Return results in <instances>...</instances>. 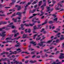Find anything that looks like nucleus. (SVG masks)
Returning a JSON list of instances; mask_svg holds the SVG:
<instances>
[{"label": "nucleus", "mask_w": 64, "mask_h": 64, "mask_svg": "<svg viewBox=\"0 0 64 64\" xmlns=\"http://www.w3.org/2000/svg\"><path fill=\"white\" fill-rule=\"evenodd\" d=\"M6 32H4L1 34L2 35H1V36H2V38H1V40H4V39H5V38L4 37L6 36V34H5V33H6Z\"/></svg>", "instance_id": "obj_1"}, {"label": "nucleus", "mask_w": 64, "mask_h": 64, "mask_svg": "<svg viewBox=\"0 0 64 64\" xmlns=\"http://www.w3.org/2000/svg\"><path fill=\"white\" fill-rule=\"evenodd\" d=\"M12 24H13V23L12 22L10 23L9 25L7 26V27H11L12 29H14V28H15V26L12 25H12Z\"/></svg>", "instance_id": "obj_2"}, {"label": "nucleus", "mask_w": 64, "mask_h": 64, "mask_svg": "<svg viewBox=\"0 0 64 64\" xmlns=\"http://www.w3.org/2000/svg\"><path fill=\"white\" fill-rule=\"evenodd\" d=\"M63 55H64V54H60V55L59 57V59H62L64 58V56Z\"/></svg>", "instance_id": "obj_3"}, {"label": "nucleus", "mask_w": 64, "mask_h": 64, "mask_svg": "<svg viewBox=\"0 0 64 64\" xmlns=\"http://www.w3.org/2000/svg\"><path fill=\"white\" fill-rule=\"evenodd\" d=\"M38 46H42V47H45V44H44V45L43 46V44L42 43H38Z\"/></svg>", "instance_id": "obj_4"}, {"label": "nucleus", "mask_w": 64, "mask_h": 64, "mask_svg": "<svg viewBox=\"0 0 64 64\" xmlns=\"http://www.w3.org/2000/svg\"><path fill=\"white\" fill-rule=\"evenodd\" d=\"M46 3H45L44 4H43L41 6V8H42V10L43 11L44 9V7H45V6H46Z\"/></svg>", "instance_id": "obj_5"}, {"label": "nucleus", "mask_w": 64, "mask_h": 64, "mask_svg": "<svg viewBox=\"0 0 64 64\" xmlns=\"http://www.w3.org/2000/svg\"><path fill=\"white\" fill-rule=\"evenodd\" d=\"M22 38L24 39L25 38H28V36H27V34H24L23 35Z\"/></svg>", "instance_id": "obj_6"}, {"label": "nucleus", "mask_w": 64, "mask_h": 64, "mask_svg": "<svg viewBox=\"0 0 64 64\" xmlns=\"http://www.w3.org/2000/svg\"><path fill=\"white\" fill-rule=\"evenodd\" d=\"M15 7H17V8H18V11H19V10H21V6H19L18 5H16Z\"/></svg>", "instance_id": "obj_7"}, {"label": "nucleus", "mask_w": 64, "mask_h": 64, "mask_svg": "<svg viewBox=\"0 0 64 64\" xmlns=\"http://www.w3.org/2000/svg\"><path fill=\"white\" fill-rule=\"evenodd\" d=\"M36 43V42H34V41H32L30 42V44H33L34 46H36L37 45V44H35Z\"/></svg>", "instance_id": "obj_8"}, {"label": "nucleus", "mask_w": 64, "mask_h": 64, "mask_svg": "<svg viewBox=\"0 0 64 64\" xmlns=\"http://www.w3.org/2000/svg\"><path fill=\"white\" fill-rule=\"evenodd\" d=\"M12 2L11 3H10V6L11 7L12 6H10V5H13L14 4V3L16 2V0H12Z\"/></svg>", "instance_id": "obj_9"}, {"label": "nucleus", "mask_w": 64, "mask_h": 64, "mask_svg": "<svg viewBox=\"0 0 64 64\" xmlns=\"http://www.w3.org/2000/svg\"><path fill=\"white\" fill-rule=\"evenodd\" d=\"M16 44L17 45H16L15 46V47H20V45L21 44H20V42H18Z\"/></svg>", "instance_id": "obj_10"}, {"label": "nucleus", "mask_w": 64, "mask_h": 64, "mask_svg": "<svg viewBox=\"0 0 64 64\" xmlns=\"http://www.w3.org/2000/svg\"><path fill=\"white\" fill-rule=\"evenodd\" d=\"M48 23V20L46 19L45 20V21L42 24V25H45V24H46Z\"/></svg>", "instance_id": "obj_11"}, {"label": "nucleus", "mask_w": 64, "mask_h": 64, "mask_svg": "<svg viewBox=\"0 0 64 64\" xmlns=\"http://www.w3.org/2000/svg\"><path fill=\"white\" fill-rule=\"evenodd\" d=\"M46 8L47 10L46 11V12H49V11H50V7L47 6H46Z\"/></svg>", "instance_id": "obj_12"}, {"label": "nucleus", "mask_w": 64, "mask_h": 64, "mask_svg": "<svg viewBox=\"0 0 64 64\" xmlns=\"http://www.w3.org/2000/svg\"><path fill=\"white\" fill-rule=\"evenodd\" d=\"M22 14V12H17L16 13V15H19V16H21V14Z\"/></svg>", "instance_id": "obj_13"}, {"label": "nucleus", "mask_w": 64, "mask_h": 64, "mask_svg": "<svg viewBox=\"0 0 64 64\" xmlns=\"http://www.w3.org/2000/svg\"><path fill=\"white\" fill-rule=\"evenodd\" d=\"M20 38V37L19 36L17 38H14L12 39H11V38H9V40H15V39H17V40H18V39L19 38Z\"/></svg>", "instance_id": "obj_14"}, {"label": "nucleus", "mask_w": 64, "mask_h": 64, "mask_svg": "<svg viewBox=\"0 0 64 64\" xmlns=\"http://www.w3.org/2000/svg\"><path fill=\"white\" fill-rule=\"evenodd\" d=\"M59 7V6H57L56 8H55V9L56 10H60V9H61V8H58Z\"/></svg>", "instance_id": "obj_15"}, {"label": "nucleus", "mask_w": 64, "mask_h": 64, "mask_svg": "<svg viewBox=\"0 0 64 64\" xmlns=\"http://www.w3.org/2000/svg\"><path fill=\"white\" fill-rule=\"evenodd\" d=\"M36 62V61L34 60V61L32 60H30V63H34Z\"/></svg>", "instance_id": "obj_16"}, {"label": "nucleus", "mask_w": 64, "mask_h": 64, "mask_svg": "<svg viewBox=\"0 0 64 64\" xmlns=\"http://www.w3.org/2000/svg\"><path fill=\"white\" fill-rule=\"evenodd\" d=\"M23 53H26L27 54H30L29 52L28 53L27 52H25L24 51L21 52V54H23Z\"/></svg>", "instance_id": "obj_17"}, {"label": "nucleus", "mask_w": 64, "mask_h": 64, "mask_svg": "<svg viewBox=\"0 0 64 64\" xmlns=\"http://www.w3.org/2000/svg\"><path fill=\"white\" fill-rule=\"evenodd\" d=\"M0 16L6 17V15L5 14H0Z\"/></svg>", "instance_id": "obj_18"}, {"label": "nucleus", "mask_w": 64, "mask_h": 64, "mask_svg": "<svg viewBox=\"0 0 64 64\" xmlns=\"http://www.w3.org/2000/svg\"><path fill=\"white\" fill-rule=\"evenodd\" d=\"M36 9H34L32 11H31L30 12L32 13H34V12L36 11Z\"/></svg>", "instance_id": "obj_19"}, {"label": "nucleus", "mask_w": 64, "mask_h": 64, "mask_svg": "<svg viewBox=\"0 0 64 64\" xmlns=\"http://www.w3.org/2000/svg\"><path fill=\"white\" fill-rule=\"evenodd\" d=\"M40 12H41V14H40V16H42L43 15V14H44V13H43V12L42 11H40Z\"/></svg>", "instance_id": "obj_20"}, {"label": "nucleus", "mask_w": 64, "mask_h": 64, "mask_svg": "<svg viewBox=\"0 0 64 64\" xmlns=\"http://www.w3.org/2000/svg\"><path fill=\"white\" fill-rule=\"evenodd\" d=\"M61 34L59 32L58 33V34H56L57 36H58V37H60V35Z\"/></svg>", "instance_id": "obj_21"}, {"label": "nucleus", "mask_w": 64, "mask_h": 64, "mask_svg": "<svg viewBox=\"0 0 64 64\" xmlns=\"http://www.w3.org/2000/svg\"><path fill=\"white\" fill-rule=\"evenodd\" d=\"M37 29H38V28H37L36 27V26H34V30H36Z\"/></svg>", "instance_id": "obj_22"}, {"label": "nucleus", "mask_w": 64, "mask_h": 64, "mask_svg": "<svg viewBox=\"0 0 64 64\" xmlns=\"http://www.w3.org/2000/svg\"><path fill=\"white\" fill-rule=\"evenodd\" d=\"M58 20V18H54V21H55V22H56V21H57Z\"/></svg>", "instance_id": "obj_23"}, {"label": "nucleus", "mask_w": 64, "mask_h": 64, "mask_svg": "<svg viewBox=\"0 0 64 64\" xmlns=\"http://www.w3.org/2000/svg\"><path fill=\"white\" fill-rule=\"evenodd\" d=\"M42 1H41L40 2H39V4H38V6H40L41 5V4H42Z\"/></svg>", "instance_id": "obj_24"}, {"label": "nucleus", "mask_w": 64, "mask_h": 64, "mask_svg": "<svg viewBox=\"0 0 64 64\" xmlns=\"http://www.w3.org/2000/svg\"><path fill=\"white\" fill-rule=\"evenodd\" d=\"M53 39H52L50 40H49L46 43H50L51 42H52V41H53Z\"/></svg>", "instance_id": "obj_25"}, {"label": "nucleus", "mask_w": 64, "mask_h": 64, "mask_svg": "<svg viewBox=\"0 0 64 64\" xmlns=\"http://www.w3.org/2000/svg\"><path fill=\"white\" fill-rule=\"evenodd\" d=\"M26 2V1H25L24 2H21L20 3V4H24Z\"/></svg>", "instance_id": "obj_26"}, {"label": "nucleus", "mask_w": 64, "mask_h": 64, "mask_svg": "<svg viewBox=\"0 0 64 64\" xmlns=\"http://www.w3.org/2000/svg\"><path fill=\"white\" fill-rule=\"evenodd\" d=\"M48 23L50 24H52V23H54V22H53L52 21H49L48 22Z\"/></svg>", "instance_id": "obj_27"}, {"label": "nucleus", "mask_w": 64, "mask_h": 64, "mask_svg": "<svg viewBox=\"0 0 64 64\" xmlns=\"http://www.w3.org/2000/svg\"><path fill=\"white\" fill-rule=\"evenodd\" d=\"M12 32H14V33H15L16 32H17V30H12Z\"/></svg>", "instance_id": "obj_28"}, {"label": "nucleus", "mask_w": 64, "mask_h": 64, "mask_svg": "<svg viewBox=\"0 0 64 64\" xmlns=\"http://www.w3.org/2000/svg\"><path fill=\"white\" fill-rule=\"evenodd\" d=\"M41 38L40 37L39 38H36V40H37V41H38V40H39Z\"/></svg>", "instance_id": "obj_29"}, {"label": "nucleus", "mask_w": 64, "mask_h": 64, "mask_svg": "<svg viewBox=\"0 0 64 64\" xmlns=\"http://www.w3.org/2000/svg\"><path fill=\"white\" fill-rule=\"evenodd\" d=\"M24 25L26 26V27H28V26H29V25L28 24H27V23L24 24Z\"/></svg>", "instance_id": "obj_30"}, {"label": "nucleus", "mask_w": 64, "mask_h": 64, "mask_svg": "<svg viewBox=\"0 0 64 64\" xmlns=\"http://www.w3.org/2000/svg\"><path fill=\"white\" fill-rule=\"evenodd\" d=\"M16 14V13H14V14H13L11 16V18H13V17L14 16H15L16 15V14Z\"/></svg>", "instance_id": "obj_31"}, {"label": "nucleus", "mask_w": 64, "mask_h": 64, "mask_svg": "<svg viewBox=\"0 0 64 64\" xmlns=\"http://www.w3.org/2000/svg\"><path fill=\"white\" fill-rule=\"evenodd\" d=\"M32 22L34 23H36V22H37V21H34V19H33L32 20Z\"/></svg>", "instance_id": "obj_32"}, {"label": "nucleus", "mask_w": 64, "mask_h": 64, "mask_svg": "<svg viewBox=\"0 0 64 64\" xmlns=\"http://www.w3.org/2000/svg\"><path fill=\"white\" fill-rule=\"evenodd\" d=\"M12 20H14L15 22H17V19H14V18H12Z\"/></svg>", "instance_id": "obj_33"}, {"label": "nucleus", "mask_w": 64, "mask_h": 64, "mask_svg": "<svg viewBox=\"0 0 64 64\" xmlns=\"http://www.w3.org/2000/svg\"><path fill=\"white\" fill-rule=\"evenodd\" d=\"M35 52L34 51L31 52V54H33V55H34V54H35Z\"/></svg>", "instance_id": "obj_34"}, {"label": "nucleus", "mask_w": 64, "mask_h": 64, "mask_svg": "<svg viewBox=\"0 0 64 64\" xmlns=\"http://www.w3.org/2000/svg\"><path fill=\"white\" fill-rule=\"evenodd\" d=\"M31 29H30V28H28V32L29 33H30L31 32Z\"/></svg>", "instance_id": "obj_35"}, {"label": "nucleus", "mask_w": 64, "mask_h": 64, "mask_svg": "<svg viewBox=\"0 0 64 64\" xmlns=\"http://www.w3.org/2000/svg\"><path fill=\"white\" fill-rule=\"evenodd\" d=\"M64 37H61L60 38V40H64Z\"/></svg>", "instance_id": "obj_36"}, {"label": "nucleus", "mask_w": 64, "mask_h": 64, "mask_svg": "<svg viewBox=\"0 0 64 64\" xmlns=\"http://www.w3.org/2000/svg\"><path fill=\"white\" fill-rule=\"evenodd\" d=\"M2 53L4 55V54H9V52H3Z\"/></svg>", "instance_id": "obj_37"}, {"label": "nucleus", "mask_w": 64, "mask_h": 64, "mask_svg": "<svg viewBox=\"0 0 64 64\" xmlns=\"http://www.w3.org/2000/svg\"><path fill=\"white\" fill-rule=\"evenodd\" d=\"M37 35V34H35L34 36V38L33 39H35L36 38V36Z\"/></svg>", "instance_id": "obj_38"}, {"label": "nucleus", "mask_w": 64, "mask_h": 64, "mask_svg": "<svg viewBox=\"0 0 64 64\" xmlns=\"http://www.w3.org/2000/svg\"><path fill=\"white\" fill-rule=\"evenodd\" d=\"M6 29V28L5 27H4L3 28H1V29H2V30H4V29Z\"/></svg>", "instance_id": "obj_39"}, {"label": "nucleus", "mask_w": 64, "mask_h": 64, "mask_svg": "<svg viewBox=\"0 0 64 64\" xmlns=\"http://www.w3.org/2000/svg\"><path fill=\"white\" fill-rule=\"evenodd\" d=\"M37 3V2L36 1H34L33 2V3L32 4V5H34V4H36Z\"/></svg>", "instance_id": "obj_40"}, {"label": "nucleus", "mask_w": 64, "mask_h": 64, "mask_svg": "<svg viewBox=\"0 0 64 64\" xmlns=\"http://www.w3.org/2000/svg\"><path fill=\"white\" fill-rule=\"evenodd\" d=\"M48 50H49V49H47V50H44V52H47V51H48Z\"/></svg>", "instance_id": "obj_41"}, {"label": "nucleus", "mask_w": 64, "mask_h": 64, "mask_svg": "<svg viewBox=\"0 0 64 64\" xmlns=\"http://www.w3.org/2000/svg\"><path fill=\"white\" fill-rule=\"evenodd\" d=\"M40 43H47L46 42H40Z\"/></svg>", "instance_id": "obj_42"}, {"label": "nucleus", "mask_w": 64, "mask_h": 64, "mask_svg": "<svg viewBox=\"0 0 64 64\" xmlns=\"http://www.w3.org/2000/svg\"><path fill=\"white\" fill-rule=\"evenodd\" d=\"M8 60V58H4L3 59V61H6Z\"/></svg>", "instance_id": "obj_43"}, {"label": "nucleus", "mask_w": 64, "mask_h": 64, "mask_svg": "<svg viewBox=\"0 0 64 64\" xmlns=\"http://www.w3.org/2000/svg\"><path fill=\"white\" fill-rule=\"evenodd\" d=\"M15 63L16 64H18L19 63V62H18L17 61H16V60H15Z\"/></svg>", "instance_id": "obj_44"}, {"label": "nucleus", "mask_w": 64, "mask_h": 64, "mask_svg": "<svg viewBox=\"0 0 64 64\" xmlns=\"http://www.w3.org/2000/svg\"><path fill=\"white\" fill-rule=\"evenodd\" d=\"M21 28H22L24 27V24H22L21 25Z\"/></svg>", "instance_id": "obj_45"}, {"label": "nucleus", "mask_w": 64, "mask_h": 64, "mask_svg": "<svg viewBox=\"0 0 64 64\" xmlns=\"http://www.w3.org/2000/svg\"><path fill=\"white\" fill-rule=\"evenodd\" d=\"M8 61V64H10V60H7Z\"/></svg>", "instance_id": "obj_46"}, {"label": "nucleus", "mask_w": 64, "mask_h": 64, "mask_svg": "<svg viewBox=\"0 0 64 64\" xmlns=\"http://www.w3.org/2000/svg\"><path fill=\"white\" fill-rule=\"evenodd\" d=\"M4 12L2 10H1L0 11V13H4Z\"/></svg>", "instance_id": "obj_47"}, {"label": "nucleus", "mask_w": 64, "mask_h": 64, "mask_svg": "<svg viewBox=\"0 0 64 64\" xmlns=\"http://www.w3.org/2000/svg\"><path fill=\"white\" fill-rule=\"evenodd\" d=\"M62 48H64V42L62 43Z\"/></svg>", "instance_id": "obj_48"}, {"label": "nucleus", "mask_w": 64, "mask_h": 64, "mask_svg": "<svg viewBox=\"0 0 64 64\" xmlns=\"http://www.w3.org/2000/svg\"><path fill=\"white\" fill-rule=\"evenodd\" d=\"M52 2L53 4H55L56 3V2L54 0H52Z\"/></svg>", "instance_id": "obj_49"}, {"label": "nucleus", "mask_w": 64, "mask_h": 64, "mask_svg": "<svg viewBox=\"0 0 64 64\" xmlns=\"http://www.w3.org/2000/svg\"><path fill=\"white\" fill-rule=\"evenodd\" d=\"M53 32H55V33H58V31H56V30H54Z\"/></svg>", "instance_id": "obj_50"}, {"label": "nucleus", "mask_w": 64, "mask_h": 64, "mask_svg": "<svg viewBox=\"0 0 64 64\" xmlns=\"http://www.w3.org/2000/svg\"><path fill=\"white\" fill-rule=\"evenodd\" d=\"M52 16H53L54 17V18H56V16L55 14H54L52 15Z\"/></svg>", "instance_id": "obj_51"}, {"label": "nucleus", "mask_w": 64, "mask_h": 64, "mask_svg": "<svg viewBox=\"0 0 64 64\" xmlns=\"http://www.w3.org/2000/svg\"><path fill=\"white\" fill-rule=\"evenodd\" d=\"M12 49V48H8L7 49V50H10L11 49Z\"/></svg>", "instance_id": "obj_52"}, {"label": "nucleus", "mask_w": 64, "mask_h": 64, "mask_svg": "<svg viewBox=\"0 0 64 64\" xmlns=\"http://www.w3.org/2000/svg\"><path fill=\"white\" fill-rule=\"evenodd\" d=\"M41 26V24H39L38 25V28H39V27H40Z\"/></svg>", "instance_id": "obj_53"}, {"label": "nucleus", "mask_w": 64, "mask_h": 64, "mask_svg": "<svg viewBox=\"0 0 64 64\" xmlns=\"http://www.w3.org/2000/svg\"><path fill=\"white\" fill-rule=\"evenodd\" d=\"M56 30L57 31H60V28H58L56 29Z\"/></svg>", "instance_id": "obj_54"}, {"label": "nucleus", "mask_w": 64, "mask_h": 64, "mask_svg": "<svg viewBox=\"0 0 64 64\" xmlns=\"http://www.w3.org/2000/svg\"><path fill=\"white\" fill-rule=\"evenodd\" d=\"M54 48V46H52L51 47H50V49H53V48Z\"/></svg>", "instance_id": "obj_55"}, {"label": "nucleus", "mask_w": 64, "mask_h": 64, "mask_svg": "<svg viewBox=\"0 0 64 64\" xmlns=\"http://www.w3.org/2000/svg\"><path fill=\"white\" fill-rule=\"evenodd\" d=\"M29 62V60H26L25 61V63L26 64L28 63V62Z\"/></svg>", "instance_id": "obj_56"}, {"label": "nucleus", "mask_w": 64, "mask_h": 64, "mask_svg": "<svg viewBox=\"0 0 64 64\" xmlns=\"http://www.w3.org/2000/svg\"><path fill=\"white\" fill-rule=\"evenodd\" d=\"M54 9L53 8H52V9H50V11L52 12L53 11V10Z\"/></svg>", "instance_id": "obj_57"}, {"label": "nucleus", "mask_w": 64, "mask_h": 64, "mask_svg": "<svg viewBox=\"0 0 64 64\" xmlns=\"http://www.w3.org/2000/svg\"><path fill=\"white\" fill-rule=\"evenodd\" d=\"M58 22H59V23H61V22H60L59 21L56 22V23H58Z\"/></svg>", "instance_id": "obj_58"}, {"label": "nucleus", "mask_w": 64, "mask_h": 64, "mask_svg": "<svg viewBox=\"0 0 64 64\" xmlns=\"http://www.w3.org/2000/svg\"><path fill=\"white\" fill-rule=\"evenodd\" d=\"M64 11V10L63 9H62L61 10H60L59 12H60L62 11Z\"/></svg>", "instance_id": "obj_59"}, {"label": "nucleus", "mask_w": 64, "mask_h": 64, "mask_svg": "<svg viewBox=\"0 0 64 64\" xmlns=\"http://www.w3.org/2000/svg\"><path fill=\"white\" fill-rule=\"evenodd\" d=\"M44 31V29H42V30L41 31V32H42Z\"/></svg>", "instance_id": "obj_60"}, {"label": "nucleus", "mask_w": 64, "mask_h": 64, "mask_svg": "<svg viewBox=\"0 0 64 64\" xmlns=\"http://www.w3.org/2000/svg\"><path fill=\"white\" fill-rule=\"evenodd\" d=\"M21 20H18V23L19 22H21Z\"/></svg>", "instance_id": "obj_61"}, {"label": "nucleus", "mask_w": 64, "mask_h": 64, "mask_svg": "<svg viewBox=\"0 0 64 64\" xmlns=\"http://www.w3.org/2000/svg\"><path fill=\"white\" fill-rule=\"evenodd\" d=\"M36 56V55H34L32 57V58H34V57H35Z\"/></svg>", "instance_id": "obj_62"}, {"label": "nucleus", "mask_w": 64, "mask_h": 64, "mask_svg": "<svg viewBox=\"0 0 64 64\" xmlns=\"http://www.w3.org/2000/svg\"><path fill=\"white\" fill-rule=\"evenodd\" d=\"M33 15L34 16H35L37 15V14H33Z\"/></svg>", "instance_id": "obj_63"}, {"label": "nucleus", "mask_w": 64, "mask_h": 64, "mask_svg": "<svg viewBox=\"0 0 64 64\" xmlns=\"http://www.w3.org/2000/svg\"><path fill=\"white\" fill-rule=\"evenodd\" d=\"M62 63L61 62H59L58 63H57L56 64H62Z\"/></svg>", "instance_id": "obj_64"}]
</instances>
